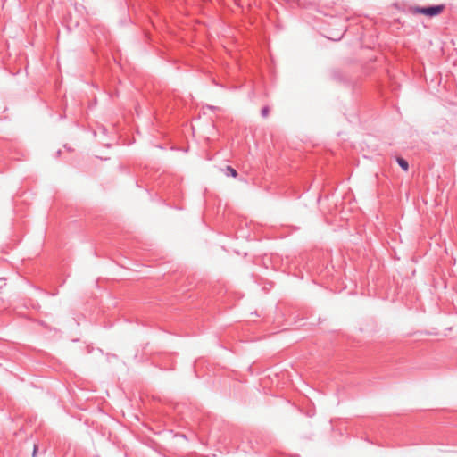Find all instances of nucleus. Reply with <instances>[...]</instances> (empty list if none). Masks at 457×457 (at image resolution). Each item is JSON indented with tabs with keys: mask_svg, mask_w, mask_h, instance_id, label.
Listing matches in <instances>:
<instances>
[{
	"mask_svg": "<svg viewBox=\"0 0 457 457\" xmlns=\"http://www.w3.org/2000/svg\"><path fill=\"white\" fill-rule=\"evenodd\" d=\"M262 115H263L264 117H267V116H268V113H269V110H268V108H263V109H262Z\"/></svg>",
	"mask_w": 457,
	"mask_h": 457,
	"instance_id": "20e7f679",
	"label": "nucleus"
},
{
	"mask_svg": "<svg viewBox=\"0 0 457 457\" xmlns=\"http://www.w3.org/2000/svg\"><path fill=\"white\" fill-rule=\"evenodd\" d=\"M224 171H225L226 175H229L233 178H236L237 176V170L230 166H227L226 169L224 170Z\"/></svg>",
	"mask_w": 457,
	"mask_h": 457,
	"instance_id": "7ed1b4c3",
	"label": "nucleus"
},
{
	"mask_svg": "<svg viewBox=\"0 0 457 457\" xmlns=\"http://www.w3.org/2000/svg\"><path fill=\"white\" fill-rule=\"evenodd\" d=\"M396 161L398 162V164L400 165V167L404 170V171H407L408 169H409V164L407 162V161H405L403 158L402 157H397L396 158Z\"/></svg>",
	"mask_w": 457,
	"mask_h": 457,
	"instance_id": "f03ea898",
	"label": "nucleus"
},
{
	"mask_svg": "<svg viewBox=\"0 0 457 457\" xmlns=\"http://www.w3.org/2000/svg\"><path fill=\"white\" fill-rule=\"evenodd\" d=\"M445 10V5H436V6H429V7H412L411 12L414 14H423L429 17H434L436 15H439L443 11Z\"/></svg>",
	"mask_w": 457,
	"mask_h": 457,
	"instance_id": "f257e3e1",
	"label": "nucleus"
}]
</instances>
